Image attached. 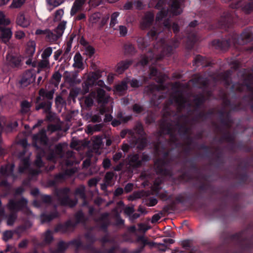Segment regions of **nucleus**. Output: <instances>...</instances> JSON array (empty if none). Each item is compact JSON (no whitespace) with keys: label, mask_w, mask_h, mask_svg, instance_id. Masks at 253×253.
Segmentation results:
<instances>
[{"label":"nucleus","mask_w":253,"mask_h":253,"mask_svg":"<svg viewBox=\"0 0 253 253\" xmlns=\"http://www.w3.org/2000/svg\"><path fill=\"white\" fill-rule=\"evenodd\" d=\"M243 11L246 14H249L253 11V2H250L245 4L242 7Z\"/></svg>","instance_id":"obj_62"},{"label":"nucleus","mask_w":253,"mask_h":253,"mask_svg":"<svg viewBox=\"0 0 253 253\" xmlns=\"http://www.w3.org/2000/svg\"><path fill=\"white\" fill-rule=\"evenodd\" d=\"M65 143H58L57 145H56L54 152L56 153V155L57 156L58 158H63L64 156V152L63 150V146ZM67 144L68 143H66Z\"/></svg>","instance_id":"obj_45"},{"label":"nucleus","mask_w":253,"mask_h":253,"mask_svg":"<svg viewBox=\"0 0 253 253\" xmlns=\"http://www.w3.org/2000/svg\"><path fill=\"white\" fill-rule=\"evenodd\" d=\"M207 62L205 57L201 56L200 55H198L196 56L194 63L195 64L201 63V65L204 67H208L210 65L211 63L209 62L207 64H205V63Z\"/></svg>","instance_id":"obj_51"},{"label":"nucleus","mask_w":253,"mask_h":253,"mask_svg":"<svg viewBox=\"0 0 253 253\" xmlns=\"http://www.w3.org/2000/svg\"><path fill=\"white\" fill-rule=\"evenodd\" d=\"M70 147L72 148L78 150L80 144H83L84 146H87L90 143H70ZM93 145L92 149L88 150L85 153L86 159L83 163V167L84 168H88L91 163V158L93 156V153L99 155L101 153L100 150L101 147L104 146V143H91Z\"/></svg>","instance_id":"obj_5"},{"label":"nucleus","mask_w":253,"mask_h":253,"mask_svg":"<svg viewBox=\"0 0 253 253\" xmlns=\"http://www.w3.org/2000/svg\"><path fill=\"white\" fill-rule=\"evenodd\" d=\"M233 22L232 17L230 13L229 12H224L221 16L220 22L221 25H230Z\"/></svg>","instance_id":"obj_33"},{"label":"nucleus","mask_w":253,"mask_h":253,"mask_svg":"<svg viewBox=\"0 0 253 253\" xmlns=\"http://www.w3.org/2000/svg\"><path fill=\"white\" fill-rule=\"evenodd\" d=\"M1 35L0 36V41L6 43L10 39L12 32L10 28H6L2 26H0Z\"/></svg>","instance_id":"obj_23"},{"label":"nucleus","mask_w":253,"mask_h":253,"mask_svg":"<svg viewBox=\"0 0 253 253\" xmlns=\"http://www.w3.org/2000/svg\"><path fill=\"white\" fill-rule=\"evenodd\" d=\"M124 48L126 54H132L135 53V48L131 44L125 45Z\"/></svg>","instance_id":"obj_59"},{"label":"nucleus","mask_w":253,"mask_h":253,"mask_svg":"<svg viewBox=\"0 0 253 253\" xmlns=\"http://www.w3.org/2000/svg\"><path fill=\"white\" fill-rule=\"evenodd\" d=\"M78 73H79V71H76L73 74L71 78L72 82H71L70 86H73L75 84H79L81 83V80L77 79Z\"/></svg>","instance_id":"obj_61"},{"label":"nucleus","mask_w":253,"mask_h":253,"mask_svg":"<svg viewBox=\"0 0 253 253\" xmlns=\"http://www.w3.org/2000/svg\"><path fill=\"white\" fill-rule=\"evenodd\" d=\"M70 189L68 187H64L55 191V195L61 205L74 208L78 203V199H71L70 198Z\"/></svg>","instance_id":"obj_6"},{"label":"nucleus","mask_w":253,"mask_h":253,"mask_svg":"<svg viewBox=\"0 0 253 253\" xmlns=\"http://www.w3.org/2000/svg\"><path fill=\"white\" fill-rule=\"evenodd\" d=\"M68 173L67 172L65 173L59 172L56 174L54 176V179L50 181V183L51 185H55L57 182L63 180L66 178V176Z\"/></svg>","instance_id":"obj_40"},{"label":"nucleus","mask_w":253,"mask_h":253,"mask_svg":"<svg viewBox=\"0 0 253 253\" xmlns=\"http://www.w3.org/2000/svg\"><path fill=\"white\" fill-rule=\"evenodd\" d=\"M157 137H164L167 142H176L178 141L177 135L173 133L170 125L168 123H162L160 125V130L157 133Z\"/></svg>","instance_id":"obj_7"},{"label":"nucleus","mask_w":253,"mask_h":253,"mask_svg":"<svg viewBox=\"0 0 253 253\" xmlns=\"http://www.w3.org/2000/svg\"><path fill=\"white\" fill-rule=\"evenodd\" d=\"M17 23L23 27H27L29 24V21L26 19L25 17L23 14H21L17 19Z\"/></svg>","instance_id":"obj_42"},{"label":"nucleus","mask_w":253,"mask_h":253,"mask_svg":"<svg viewBox=\"0 0 253 253\" xmlns=\"http://www.w3.org/2000/svg\"><path fill=\"white\" fill-rule=\"evenodd\" d=\"M84 237L88 243L94 244L97 241L95 236L91 232H87L84 234Z\"/></svg>","instance_id":"obj_55"},{"label":"nucleus","mask_w":253,"mask_h":253,"mask_svg":"<svg viewBox=\"0 0 253 253\" xmlns=\"http://www.w3.org/2000/svg\"><path fill=\"white\" fill-rule=\"evenodd\" d=\"M130 165L134 168H138L142 166V161L139 159L138 154H134L130 157Z\"/></svg>","instance_id":"obj_36"},{"label":"nucleus","mask_w":253,"mask_h":253,"mask_svg":"<svg viewBox=\"0 0 253 253\" xmlns=\"http://www.w3.org/2000/svg\"><path fill=\"white\" fill-rule=\"evenodd\" d=\"M198 189L201 191L206 192L207 190L212 191L213 187L210 184L203 183L199 186Z\"/></svg>","instance_id":"obj_63"},{"label":"nucleus","mask_w":253,"mask_h":253,"mask_svg":"<svg viewBox=\"0 0 253 253\" xmlns=\"http://www.w3.org/2000/svg\"><path fill=\"white\" fill-rule=\"evenodd\" d=\"M53 240V236L52 232L49 230H47L43 234V239L41 245L43 246L50 245Z\"/></svg>","instance_id":"obj_30"},{"label":"nucleus","mask_w":253,"mask_h":253,"mask_svg":"<svg viewBox=\"0 0 253 253\" xmlns=\"http://www.w3.org/2000/svg\"><path fill=\"white\" fill-rule=\"evenodd\" d=\"M32 140L33 142H37L38 141H40V142H48L49 139L46 133V130L42 128L37 134L33 135Z\"/></svg>","instance_id":"obj_20"},{"label":"nucleus","mask_w":253,"mask_h":253,"mask_svg":"<svg viewBox=\"0 0 253 253\" xmlns=\"http://www.w3.org/2000/svg\"><path fill=\"white\" fill-rule=\"evenodd\" d=\"M54 92V89H52L48 92H46L44 88H41L39 91V95L42 96L43 98H46L48 100H51L53 99Z\"/></svg>","instance_id":"obj_38"},{"label":"nucleus","mask_w":253,"mask_h":253,"mask_svg":"<svg viewBox=\"0 0 253 253\" xmlns=\"http://www.w3.org/2000/svg\"><path fill=\"white\" fill-rule=\"evenodd\" d=\"M179 42L178 39H175L170 40L169 43H164L162 45V49L159 57L157 60L162 59L164 56H169L173 53L174 49L178 47Z\"/></svg>","instance_id":"obj_10"},{"label":"nucleus","mask_w":253,"mask_h":253,"mask_svg":"<svg viewBox=\"0 0 253 253\" xmlns=\"http://www.w3.org/2000/svg\"><path fill=\"white\" fill-rule=\"evenodd\" d=\"M197 40L198 38L196 34L194 33L190 34L187 36L186 48L188 49H191Z\"/></svg>","instance_id":"obj_34"},{"label":"nucleus","mask_w":253,"mask_h":253,"mask_svg":"<svg viewBox=\"0 0 253 253\" xmlns=\"http://www.w3.org/2000/svg\"><path fill=\"white\" fill-rule=\"evenodd\" d=\"M81 89L78 87L73 88L71 89L69 98H72L74 102H75V98L78 95L80 92Z\"/></svg>","instance_id":"obj_56"},{"label":"nucleus","mask_w":253,"mask_h":253,"mask_svg":"<svg viewBox=\"0 0 253 253\" xmlns=\"http://www.w3.org/2000/svg\"><path fill=\"white\" fill-rule=\"evenodd\" d=\"M74 217L76 219V221L74 222L71 219H69L63 223L57 224L54 228V232H60L65 233L69 231H73L79 223L85 222L84 214L81 210L78 211L75 214Z\"/></svg>","instance_id":"obj_4"},{"label":"nucleus","mask_w":253,"mask_h":253,"mask_svg":"<svg viewBox=\"0 0 253 253\" xmlns=\"http://www.w3.org/2000/svg\"><path fill=\"white\" fill-rule=\"evenodd\" d=\"M34 165L38 169H41L44 167V164L40 154L37 155L36 159L34 162Z\"/></svg>","instance_id":"obj_57"},{"label":"nucleus","mask_w":253,"mask_h":253,"mask_svg":"<svg viewBox=\"0 0 253 253\" xmlns=\"http://www.w3.org/2000/svg\"><path fill=\"white\" fill-rule=\"evenodd\" d=\"M28 200L24 197H22L19 200L10 199L7 204V208L11 212H15L17 214L19 211H23L27 208Z\"/></svg>","instance_id":"obj_11"},{"label":"nucleus","mask_w":253,"mask_h":253,"mask_svg":"<svg viewBox=\"0 0 253 253\" xmlns=\"http://www.w3.org/2000/svg\"><path fill=\"white\" fill-rule=\"evenodd\" d=\"M136 242L137 243H141V244L139 246H143L144 248L145 246L149 244V242L143 235L138 236L136 239Z\"/></svg>","instance_id":"obj_64"},{"label":"nucleus","mask_w":253,"mask_h":253,"mask_svg":"<svg viewBox=\"0 0 253 253\" xmlns=\"http://www.w3.org/2000/svg\"><path fill=\"white\" fill-rule=\"evenodd\" d=\"M220 121L221 124L226 128H229L231 126L233 122L230 119L229 114H227L226 117L223 118L224 113L223 112H220Z\"/></svg>","instance_id":"obj_32"},{"label":"nucleus","mask_w":253,"mask_h":253,"mask_svg":"<svg viewBox=\"0 0 253 253\" xmlns=\"http://www.w3.org/2000/svg\"><path fill=\"white\" fill-rule=\"evenodd\" d=\"M228 147L230 148L232 152H236L235 148L237 147L240 150L246 152H252V148L247 145L248 143H227Z\"/></svg>","instance_id":"obj_17"},{"label":"nucleus","mask_w":253,"mask_h":253,"mask_svg":"<svg viewBox=\"0 0 253 253\" xmlns=\"http://www.w3.org/2000/svg\"><path fill=\"white\" fill-rule=\"evenodd\" d=\"M169 155V151L164 150L163 158H158L155 161L156 170L158 173L161 174H167L168 170L166 168L169 163L168 158Z\"/></svg>","instance_id":"obj_9"},{"label":"nucleus","mask_w":253,"mask_h":253,"mask_svg":"<svg viewBox=\"0 0 253 253\" xmlns=\"http://www.w3.org/2000/svg\"><path fill=\"white\" fill-rule=\"evenodd\" d=\"M190 82H192L194 84L199 88H203L207 87L209 84V81L207 78H204L201 76H195Z\"/></svg>","instance_id":"obj_18"},{"label":"nucleus","mask_w":253,"mask_h":253,"mask_svg":"<svg viewBox=\"0 0 253 253\" xmlns=\"http://www.w3.org/2000/svg\"><path fill=\"white\" fill-rule=\"evenodd\" d=\"M127 89V83L125 81H122L120 84L115 86V89L117 91L122 92L126 90Z\"/></svg>","instance_id":"obj_52"},{"label":"nucleus","mask_w":253,"mask_h":253,"mask_svg":"<svg viewBox=\"0 0 253 253\" xmlns=\"http://www.w3.org/2000/svg\"><path fill=\"white\" fill-rule=\"evenodd\" d=\"M187 195L186 193L184 192L178 194L175 198V201L178 204H184L186 203H188L190 206H193L194 205L197 204L199 208H202L204 207V204L197 200L202 198L200 192H195L193 194V199H191L190 197L185 198Z\"/></svg>","instance_id":"obj_8"},{"label":"nucleus","mask_w":253,"mask_h":253,"mask_svg":"<svg viewBox=\"0 0 253 253\" xmlns=\"http://www.w3.org/2000/svg\"><path fill=\"white\" fill-rule=\"evenodd\" d=\"M157 195L163 201L171 200L172 198V195H169L168 191L166 190L161 192H157Z\"/></svg>","instance_id":"obj_53"},{"label":"nucleus","mask_w":253,"mask_h":253,"mask_svg":"<svg viewBox=\"0 0 253 253\" xmlns=\"http://www.w3.org/2000/svg\"><path fill=\"white\" fill-rule=\"evenodd\" d=\"M75 194L79 196L80 197L84 200L86 198V195L85 193V187L84 185H80L79 187L77 188L75 191Z\"/></svg>","instance_id":"obj_44"},{"label":"nucleus","mask_w":253,"mask_h":253,"mask_svg":"<svg viewBox=\"0 0 253 253\" xmlns=\"http://www.w3.org/2000/svg\"><path fill=\"white\" fill-rule=\"evenodd\" d=\"M33 70H28L24 73L22 79L20 82L21 84H24L25 86H27L34 81L35 77L33 78Z\"/></svg>","instance_id":"obj_24"},{"label":"nucleus","mask_w":253,"mask_h":253,"mask_svg":"<svg viewBox=\"0 0 253 253\" xmlns=\"http://www.w3.org/2000/svg\"><path fill=\"white\" fill-rule=\"evenodd\" d=\"M109 213L107 212L103 213L99 218L98 220L100 222V227L104 232L107 231L108 226L110 225V222L108 219Z\"/></svg>","instance_id":"obj_25"},{"label":"nucleus","mask_w":253,"mask_h":253,"mask_svg":"<svg viewBox=\"0 0 253 253\" xmlns=\"http://www.w3.org/2000/svg\"><path fill=\"white\" fill-rule=\"evenodd\" d=\"M66 22H61L57 26L55 30V32L56 34H54L49 30H48L46 38L49 41H57L62 35L63 33V31L65 29Z\"/></svg>","instance_id":"obj_13"},{"label":"nucleus","mask_w":253,"mask_h":253,"mask_svg":"<svg viewBox=\"0 0 253 253\" xmlns=\"http://www.w3.org/2000/svg\"><path fill=\"white\" fill-rule=\"evenodd\" d=\"M132 137L134 139L131 142H146L148 141L141 125H138L136 126L135 132Z\"/></svg>","instance_id":"obj_14"},{"label":"nucleus","mask_w":253,"mask_h":253,"mask_svg":"<svg viewBox=\"0 0 253 253\" xmlns=\"http://www.w3.org/2000/svg\"><path fill=\"white\" fill-rule=\"evenodd\" d=\"M221 140L226 141L227 142H233L235 141V135L227 131L222 136Z\"/></svg>","instance_id":"obj_47"},{"label":"nucleus","mask_w":253,"mask_h":253,"mask_svg":"<svg viewBox=\"0 0 253 253\" xmlns=\"http://www.w3.org/2000/svg\"><path fill=\"white\" fill-rule=\"evenodd\" d=\"M28 46L29 48L27 49V52L30 56L32 57L35 50L36 43L34 41H30L28 42Z\"/></svg>","instance_id":"obj_58"},{"label":"nucleus","mask_w":253,"mask_h":253,"mask_svg":"<svg viewBox=\"0 0 253 253\" xmlns=\"http://www.w3.org/2000/svg\"><path fill=\"white\" fill-rule=\"evenodd\" d=\"M69 247L70 246H74L76 248V251L78 250L79 248H82L83 243L79 239H75L68 242Z\"/></svg>","instance_id":"obj_50"},{"label":"nucleus","mask_w":253,"mask_h":253,"mask_svg":"<svg viewBox=\"0 0 253 253\" xmlns=\"http://www.w3.org/2000/svg\"><path fill=\"white\" fill-rule=\"evenodd\" d=\"M186 116H181L180 118V120H184V123H181L180 121L178 120L175 124V125L177 126V128L178 129V132L179 133V135L180 136H184V135H187L186 137H188L189 132H190V129L187 127L185 124V122L186 121Z\"/></svg>","instance_id":"obj_16"},{"label":"nucleus","mask_w":253,"mask_h":253,"mask_svg":"<svg viewBox=\"0 0 253 253\" xmlns=\"http://www.w3.org/2000/svg\"><path fill=\"white\" fill-rule=\"evenodd\" d=\"M69 248L68 242L60 241L57 244L55 250H50V253H64Z\"/></svg>","instance_id":"obj_29"},{"label":"nucleus","mask_w":253,"mask_h":253,"mask_svg":"<svg viewBox=\"0 0 253 253\" xmlns=\"http://www.w3.org/2000/svg\"><path fill=\"white\" fill-rule=\"evenodd\" d=\"M75 152L72 151H68L66 153H64V157L67 159L66 160V165L68 166H72L74 165V160L75 159Z\"/></svg>","instance_id":"obj_35"},{"label":"nucleus","mask_w":253,"mask_h":253,"mask_svg":"<svg viewBox=\"0 0 253 253\" xmlns=\"http://www.w3.org/2000/svg\"><path fill=\"white\" fill-rule=\"evenodd\" d=\"M201 148L203 150V153H198V157L211 158L213 157V161L217 165H221L224 163V149L219 146L216 147L208 146L206 143H201Z\"/></svg>","instance_id":"obj_3"},{"label":"nucleus","mask_w":253,"mask_h":253,"mask_svg":"<svg viewBox=\"0 0 253 253\" xmlns=\"http://www.w3.org/2000/svg\"><path fill=\"white\" fill-rule=\"evenodd\" d=\"M17 214L15 212H11L7 216L6 223L8 226H12L17 218Z\"/></svg>","instance_id":"obj_43"},{"label":"nucleus","mask_w":253,"mask_h":253,"mask_svg":"<svg viewBox=\"0 0 253 253\" xmlns=\"http://www.w3.org/2000/svg\"><path fill=\"white\" fill-rule=\"evenodd\" d=\"M232 72V71L228 70L220 74L221 78L224 82L225 85L227 87L229 86L231 84L230 76L231 75Z\"/></svg>","instance_id":"obj_39"},{"label":"nucleus","mask_w":253,"mask_h":253,"mask_svg":"<svg viewBox=\"0 0 253 253\" xmlns=\"http://www.w3.org/2000/svg\"><path fill=\"white\" fill-rule=\"evenodd\" d=\"M7 63L11 66L17 67L21 62V57L19 55L9 53L6 57Z\"/></svg>","instance_id":"obj_21"},{"label":"nucleus","mask_w":253,"mask_h":253,"mask_svg":"<svg viewBox=\"0 0 253 253\" xmlns=\"http://www.w3.org/2000/svg\"><path fill=\"white\" fill-rule=\"evenodd\" d=\"M132 63L131 60L122 61L117 64L116 72L119 74H122L125 70L127 69Z\"/></svg>","instance_id":"obj_31"},{"label":"nucleus","mask_w":253,"mask_h":253,"mask_svg":"<svg viewBox=\"0 0 253 253\" xmlns=\"http://www.w3.org/2000/svg\"><path fill=\"white\" fill-rule=\"evenodd\" d=\"M14 169V164H7L5 165L1 166L0 169V173L2 176L6 177L13 176Z\"/></svg>","instance_id":"obj_22"},{"label":"nucleus","mask_w":253,"mask_h":253,"mask_svg":"<svg viewBox=\"0 0 253 253\" xmlns=\"http://www.w3.org/2000/svg\"><path fill=\"white\" fill-rule=\"evenodd\" d=\"M219 238L221 243L216 248L219 253H252L253 228L250 226L233 234L224 231Z\"/></svg>","instance_id":"obj_1"},{"label":"nucleus","mask_w":253,"mask_h":253,"mask_svg":"<svg viewBox=\"0 0 253 253\" xmlns=\"http://www.w3.org/2000/svg\"><path fill=\"white\" fill-rule=\"evenodd\" d=\"M240 197L239 193L232 192L229 190H226L222 197L220 206L214 210L213 214L222 215L228 206L234 212H238L241 208L239 203Z\"/></svg>","instance_id":"obj_2"},{"label":"nucleus","mask_w":253,"mask_h":253,"mask_svg":"<svg viewBox=\"0 0 253 253\" xmlns=\"http://www.w3.org/2000/svg\"><path fill=\"white\" fill-rule=\"evenodd\" d=\"M205 100V96L202 94L197 95L194 96L193 103L197 107L200 106Z\"/></svg>","instance_id":"obj_46"},{"label":"nucleus","mask_w":253,"mask_h":253,"mask_svg":"<svg viewBox=\"0 0 253 253\" xmlns=\"http://www.w3.org/2000/svg\"><path fill=\"white\" fill-rule=\"evenodd\" d=\"M249 167V164L246 163L242 167L240 165L238 166V169L241 168L242 172H241L239 169L236 172L235 175V178L238 180L237 184L238 185H242L245 184L249 178V175L247 172Z\"/></svg>","instance_id":"obj_12"},{"label":"nucleus","mask_w":253,"mask_h":253,"mask_svg":"<svg viewBox=\"0 0 253 253\" xmlns=\"http://www.w3.org/2000/svg\"><path fill=\"white\" fill-rule=\"evenodd\" d=\"M168 13V9L165 10L164 8L160 11L157 14L156 17V21L161 20L163 17L166 16Z\"/></svg>","instance_id":"obj_60"},{"label":"nucleus","mask_w":253,"mask_h":253,"mask_svg":"<svg viewBox=\"0 0 253 253\" xmlns=\"http://www.w3.org/2000/svg\"><path fill=\"white\" fill-rule=\"evenodd\" d=\"M154 20V13L151 11L146 12L143 18L142 21L140 23V28L144 30L150 27L152 25Z\"/></svg>","instance_id":"obj_15"},{"label":"nucleus","mask_w":253,"mask_h":253,"mask_svg":"<svg viewBox=\"0 0 253 253\" xmlns=\"http://www.w3.org/2000/svg\"><path fill=\"white\" fill-rule=\"evenodd\" d=\"M93 244L88 242L86 245L83 244L82 249L87 251L88 253H102L101 250L95 247Z\"/></svg>","instance_id":"obj_37"},{"label":"nucleus","mask_w":253,"mask_h":253,"mask_svg":"<svg viewBox=\"0 0 253 253\" xmlns=\"http://www.w3.org/2000/svg\"><path fill=\"white\" fill-rule=\"evenodd\" d=\"M75 63L73 65L74 67L78 68H81L83 66L82 58L79 53H76L74 57Z\"/></svg>","instance_id":"obj_48"},{"label":"nucleus","mask_w":253,"mask_h":253,"mask_svg":"<svg viewBox=\"0 0 253 253\" xmlns=\"http://www.w3.org/2000/svg\"><path fill=\"white\" fill-rule=\"evenodd\" d=\"M170 11L173 15H178L181 13L182 10L180 2L177 0H173L170 5Z\"/></svg>","instance_id":"obj_28"},{"label":"nucleus","mask_w":253,"mask_h":253,"mask_svg":"<svg viewBox=\"0 0 253 253\" xmlns=\"http://www.w3.org/2000/svg\"><path fill=\"white\" fill-rule=\"evenodd\" d=\"M212 43L215 48L224 50L227 49L230 44V42L228 40H223L222 41L219 40H214L212 41Z\"/></svg>","instance_id":"obj_26"},{"label":"nucleus","mask_w":253,"mask_h":253,"mask_svg":"<svg viewBox=\"0 0 253 253\" xmlns=\"http://www.w3.org/2000/svg\"><path fill=\"white\" fill-rule=\"evenodd\" d=\"M252 33L248 31L243 32L237 38V43L240 45H244L251 42L253 40Z\"/></svg>","instance_id":"obj_19"},{"label":"nucleus","mask_w":253,"mask_h":253,"mask_svg":"<svg viewBox=\"0 0 253 253\" xmlns=\"http://www.w3.org/2000/svg\"><path fill=\"white\" fill-rule=\"evenodd\" d=\"M31 106V103L27 100L22 101L20 104L21 109L20 113L22 115L27 113L30 111Z\"/></svg>","instance_id":"obj_41"},{"label":"nucleus","mask_w":253,"mask_h":253,"mask_svg":"<svg viewBox=\"0 0 253 253\" xmlns=\"http://www.w3.org/2000/svg\"><path fill=\"white\" fill-rule=\"evenodd\" d=\"M174 98L175 101L178 104L180 107H184L186 100L182 94H178L177 95H176Z\"/></svg>","instance_id":"obj_54"},{"label":"nucleus","mask_w":253,"mask_h":253,"mask_svg":"<svg viewBox=\"0 0 253 253\" xmlns=\"http://www.w3.org/2000/svg\"><path fill=\"white\" fill-rule=\"evenodd\" d=\"M32 226V223L29 220H26L21 225L18 227V229L21 232H23Z\"/></svg>","instance_id":"obj_49"},{"label":"nucleus","mask_w":253,"mask_h":253,"mask_svg":"<svg viewBox=\"0 0 253 253\" xmlns=\"http://www.w3.org/2000/svg\"><path fill=\"white\" fill-rule=\"evenodd\" d=\"M58 216V212L56 210H55L49 214L42 213L41 215V218L42 223H46L51 221L52 220Z\"/></svg>","instance_id":"obj_27"}]
</instances>
